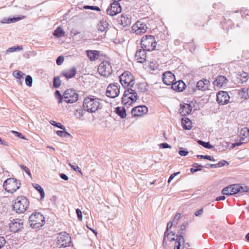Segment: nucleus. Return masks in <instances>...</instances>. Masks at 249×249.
Masks as SVG:
<instances>
[{"label":"nucleus","instance_id":"f257e3e1","mask_svg":"<svg viewBox=\"0 0 249 249\" xmlns=\"http://www.w3.org/2000/svg\"><path fill=\"white\" fill-rule=\"evenodd\" d=\"M100 99L93 95H89L84 99L83 108L89 112H95L100 108Z\"/></svg>","mask_w":249,"mask_h":249},{"label":"nucleus","instance_id":"f03ea898","mask_svg":"<svg viewBox=\"0 0 249 249\" xmlns=\"http://www.w3.org/2000/svg\"><path fill=\"white\" fill-rule=\"evenodd\" d=\"M137 93L135 90L131 88H128L124 93L122 103L127 107L137 101Z\"/></svg>","mask_w":249,"mask_h":249},{"label":"nucleus","instance_id":"7ed1b4c3","mask_svg":"<svg viewBox=\"0 0 249 249\" xmlns=\"http://www.w3.org/2000/svg\"><path fill=\"white\" fill-rule=\"evenodd\" d=\"M29 204V202L26 197L23 196H18L13 205V209L17 213H23L28 207Z\"/></svg>","mask_w":249,"mask_h":249},{"label":"nucleus","instance_id":"20e7f679","mask_svg":"<svg viewBox=\"0 0 249 249\" xmlns=\"http://www.w3.org/2000/svg\"><path fill=\"white\" fill-rule=\"evenodd\" d=\"M141 47L147 51H152L155 50L157 41L155 37L152 35H146L143 36L141 42Z\"/></svg>","mask_w":249,"mask_h":249},{"label":"nucleus","instance_id":"39448f33","mask_svg":"<svg viewBox=\"0 0 249 249\" xmlns=\"http://www.w3.org/2000/svg\"><path fill=\"white\" fill-rule=\"evenodd\" d=\"M29 222L32 228L38 229L44 225L45 218L40 213H35L29 217Z\"/></svg>","mask_w":249,"mask_h":249},{"label":"nucleus","instance_id":"423d86ee","mask_svg":"<svg viewBox=\"0 0 249 249\" xmlns=\"http://www.w3.org/2000/svg\"><path fill=\"white\" fill-rule=\"evenodd\" d=\"M20 185L19 180L14 178H9L4 181L3 186L6 192L13 194L19 188Z\"/></svg>","mask_w":249,"mask_h":249},{"label":"nucleus","instance_id":"0eeeda50","mask_svg":"<svg viewBox=\"0 0 249 249\" xmlns=\"http://www.w3.org/2000/svg\"><path fill=\"white\" fill-rule=\"evenodd\" d=\"M120 81L124 88H131L134 85L133 76L129 71H124L119 76Z\"/></svg>","mask_w":249,"mask_h":249},{"label":"nucleus","instance_id":"6e6552de","mask_svg":"<svg viewBox=\"0 0 249 249\" xmlns=\"http://www.w3.org/2000/svg\"><path fill=\"white\" fill-rule=\"evenodd\" d=\"M99 73L104 77H108L112 72V67L108 61H103L99 65L98 68Z\"/></svg>","mask_w":249,"mask_h":249},{"label":"nucleus","instance_id":"1a4fd4ad","mask_svg":"<svg viewBox=\"0 0 249 249\" xmlns=\"http://www.w3.org/2000/svg\"><path fill=\"white\" fill-rule=\"evenodd\" d=\"M78 100V94L75 90L69 89L63 93V101L67 103H73Z\"/></svg>","mask_w":249,"mask_h":249},{"label":"nucleus","instance_id":"9d476101","mask_svg":"<svg viewBox=\"0 0 249 249\" xmlns=\"http://www.w3.org/2000/svg\"><path fill=\"white\" fill-rule=\"evenodd\" d=\"M120 93V86L117 83L109 84L107 89L106 95L107 97L114 98Z\"/></svg>","mask_w":249,"mask_h":249},{"label":"nucleus","instance_id":"9b49d317","mask_svg":"<svg viewBox=\"0 0 249 249\" xmlns=\"http://www.w3.org/2000/svg\"><path fill=\"white\" fill-rule=\"evenodd\" d=\"M147 27L142 20H138L132 26V31L138 35H141L146 32Z\"/></svg>","mask_w":249,"mask_h":249},{"label":"nucleus","instance_id":"f8f14e48","mask_svg":"<svg viewBox=\"0 0 249 249\" xmlns=\"http://www.w3.org/2000/svg\"><path fill=\"white\" fill-rule=\"evenodd\" d=\"M121 10L122 8L119 2L113 1L107 9V12L109 15L113 16L120 13Z\"/></svg>","mask_w":249,"mask_h":249},{"label":"nucleus","instance_id":"ddd939ff","mask_svg":"<svg viewBox=\"0 0 249 249\" xmlns=\"http://www.w3.org/2000/svg\"><path fill=\"white\" fill-rule=\"evenodd\" d=\"M230 96L226 91H221L217 94L216 101L221 105L227 104L229 103Z\"/></svg>","mask_w":249,"mask_h":249},{"label":"nucleus","instance_id":"4468645a","mask_svg":"<svg viewBox=\"0 0 249 249\" xmlns=\"http://www.w3.org/2000/svg\"><path fill=\"white\" fill-rule=\"evenodd\" d=\"M148 111L147 107L145 106H137L131 110V114L134 117H139L146 114Z\"/></svg>","mask_w":249,"mask_h":249},{"label":"nucleus","instance_id":"2eb2a0df","mask_svg":"<svg viewBox=\"0 0 249 249\" xmlns=\"http://www.w3.org/2000/svg\"><path fill=\"white\" fill-rule=\"evenodd\" d=\"M175 80V76L170 71H166L162 74V81L167 85H172Z\"/></svg>","mask_w":249,"mask_h":249},{"label":"nucleus","instance_id":"dca6fc26","mask_svg":"<svg viewBox=\"0 0 249 249\" xmlns=\"http://www.w3.org/2000/svg\"><path fill=\"white\" fill-rule=\"evenodd\" d=\"M23 221L21 219H14L10 224L9 228L11 231L16 232L22 228Z\"/></svg>","mask_w":249,"mask_h":249},{"label":"nucleus","instance_id":"f3484780","mask_svg":"<svg viewBox=\"0 0 249 249\" xmlns=\"http://www.w3.org/2000/svg\"><path fill=\"white\" fill-rule=\"evenodd\" d=\"M231 188V195H233L236 194L238 193H243V192H249V188H248L247 186H240L238 184H232L229 186Z\"/></svg>","mask_w":249,"mask_h":249},{"label":"nucleus","instance_id":"a211bd4d","mask_svg":"<svg viewBox=\"0 0 249 249\" xmlns=\"http://www.w3.org/2000/svg\"><path fill=\"white\" fill-rule=\"evenodd\" d=\"M144 49L138 50L135 53V57L139 63H142L146 61V53Z\"/></svg>","mask_w":249,"mask_h":249},{"label":"nucleus","instance_id":"6ab92c4d","mask_svg":"<svg viewBox=\"0 0 249 249\" xmlns=\"http://www.w3.org/2000/svg\"><path fill=\"white\" fill-rule=\"evenodd\" d=\"M227 82L228 79L225 76L219 75L217 76L213 83V85L217 88H221L222 87L225 86Z\"/></svg>","mask_w":249,"mask_h":249},{"label":"nucleus","instance_id":"aec40b11","mask_svg":"<svg viewBox=\"0 0 249 249\" xmlns=\"http://www.w3.org/2000/svg\"><path fill=\"white\" fill-rule=\"evenodd\" d=\"M210 85V82L207 79H204L197 82L196 84V88L199 90L205 91L209 89Z\"/></svg>","mask_w":249,"mask_h":249},{"label":"nucleus","instance_id":"412c9836","mask_svg":"<svg viewBox=\"0 0 249 249\" xmlns=\"http://www.w3.org/2000/svg\"><path fill=\"white\" fill-rule=\"evenodd\" d=\"M180 106L179 112L182 116H186L190 114L192 109V106L190 104H184Z\"/></svg>","mask_w":249,"mask_h":249},{"label":"nucleus","instance_id":"4be33fe9","mask_svg":"<svg viewBox=\"0 0 249 249\" xmlns=\"http://www.w3.org/2000/svg\"><path fill=\"white\" fill-rule=\"evenodd\" d=\"M171 86V88L174 90L182 91L185 89V84L182 80H179L174 82Z\"/></svg>","mask_w":249,"mask_h":249},{"label":"nucleus","instance_id":"5701e85b","mask_svg":"<svg viewBox=\"0 0 249 249\" xmlns=\"http://www.w3.org/2000/svg\"><path fill=\"white\" fill-rule=\"evenodd\" d=\"M86 53L89 59L93 61L98 59L100 53L99 51L97 50H87Z\"/></svg>","mask_w":249,"mask_h":249},{"label":"nucleus","instance_id":"b1692460","mask_svg":"<svg viewBox=\"0 0 249 249\" xmlns=\"http://www.w3.org/2000/svg\"><path fill=\"white\" fill-rule=\"evenodd\" d=\"M25 18V16H21L20 17H18L17 18H4L1 21L2 23H14L17 22L20 20L24 19Z\"/></svg>","mask_w":249,"mask_h":249},{"label":"nucleus","instance_id":"393cba45","mask_svg":"<svg viewBox=\"0 0 249 249\" xmlns=\"http://www.w3.org/2000/svg\"><path fill=\"white\" fill-rule=\"evenodd\" d=\"M120 24L124 27L129 26L131 24V18L127 15H122L120 19Z\"/></svg>","mask_w":249,"mask_h":249},{"label":"nucleus","instance_id":"a878e982","mask_svg":"<svg viewBox=\"0 0 249 249\" xmlns=\"http://www.w3.org/2000/svg\"><path fill=\"white\" fill-rule=\"evenodd\" d=\"M108 22L106 20L103 19L98 24L97 29L101 32H106L108 30Z\"/></svg>","mask_w":249,"mask_h":249},{"label":"nucleus","instance_id":"bb28decb","mask_svg":"<svg viewBox=\"0 0 249 249\" xmlns=\"http://www.w3.org/2000/svg\"><path fill=\"white\" fill-rule=\"evenodd\" d=\"M71 244V239L69 234L63 231V247L70 246Z\"/></svg>","mask_w":249,"mask_h":249},{"label":"nucleus","instance_id":"cd10ccee","mask_svg":"<svg viewBox=\"0 0 249 249\" xmlns=\"http://www.w3.org/2000/svg\"><path fill=\"white\" fill-rule=\"evenodd\" d=\"M76 72V69L75 67H73L69 70H67L63 72V76L65 77L67 79L73 77Z\"/></svg>","mask_w":249,"mask_h":249},{"label":"nucleus","instance_id":"c85d7f7f","mask_svg":"<svg viewBox=\"0 0 249 249\" xmlns=\"http://www.w3.org/2000/svg\"><path fill=\"white\" fill-rule=\"evenodd\" d=\"M181 124L183 129L190 130L192 128V122L190 120L187 118H182Z\"/></svg>","mask_w":249,"mask_h":249},{"label":"nucleus","instance_id":"c756f323","mask_svg":"<svg viewBox=\"0 0 249 249\" xmlns=\"http://www.w3.org/2000/svg\"><path fill=\"white\" fill-rule=\"evenodd\" d=\"M115 112L121 118H124L126 116V110L124 107H117L115 108Z\"/></svg>","mask_w":249,"mask_h":249},{"label":"nucleus","instance_id":"7c9ffc66","mask_svg":"<svg viewBox=\"0 0 249 249\" xmlns=\"http://www.w3.org/2000/svg\"><path fill=\"white\" fill-rule=\"evenodd\" d=\"M23 50L22 46H13L9 48L5 52L6 54H8L10 53H13L17 51H19Z\"/></svg>","mask_w":249,"mask_h":249},{"label":"nucleus","instance_id":"2f4dec72","mask_svg":"<svg viewBox=\"0 0 249 249\" xmlns=\"http://www.w3.org/2000/svg\"><path fill=\"white\" fill-rule=\"evenodd\" d=\"M72 139L71 135L66 131L65 127L63 126V141H66L67 142H70Z\"/></svg>","mask_w":249,"mask_h":249},{"label":"nucleus","instance_id":"473e14b6","mask_svg":"<svg viewBox=\"0 0 249 249\" xmlns=\"http://www.w3.org/2000/svg\"><path fill=\"white\" fill-rule=\"evenodd\" d=\"M34 187L38 191L41 196V199H43L44 198L45 193L43 189L38 184H35L33 185Z\"/></svg>","mask_w":249,"mask_h":249},{"label":"nucleus","instance_id":"72a5a7b5","mask_svg":"<svg viewBox=\"0 0 249 249\" xmlns=\"http://www.w3.org/2000/svg\"><path fill=\"white\" fill-rule=\"evenodd\" d=\"M197 142L200 145L208 149H212L213 147V146L211 145L209 142H205L201 140H198Z\"/></svg>","mask_w":249,"mask_h":249},{"label":"nucleus","instance_id":"f704fd0d","mask_svg":"<svg viewBox=\"0 0 249 249\" xmlns=\"http://www.w3.org/2000/svg\"><path fill=\"white\" fill-rule=\"evenodd\" d=\"M13 75L17 79L21 80V79L23 78V76L25 75V74L20 71H14L13 73Z\"/></svg>","mask_w":249,"mask_h":249},{"label":"nucleus","instance_id":"c9c22d12","mask_svg":"<svg viewBox=\"0 0 249 249\" xmlns=\"http://www.w3.org/2000/svg\"><path fill=\"white\" fill-rule=\"evenodd\" d=\"M53 35L57 37L61 36L62 35V28L58 27L53 32Z\"/></svg>","mask_w":249,"mask_h":249},{"label":"nucleus","instance_id":"e433bc0d","mask_svg":"<svg viewBox=\"0 0 249 249\" xmlns=\"http://www.w3.org/2000/svg\"><path fill=\"white\" fill-rule=\"evenodd\" d=\"M53 85V87L55 88H57L60 86L61 81L59 79V77H56L54 78Z\"/></svg>","mask_w":249,"mask_h":249},{"label":"nucleus","instance_id":"4c0bfd02","mask_svg":"<svg viewBox=\"0 0 249 249\" xmlns=\"http://www.w3.org/2000/svg\"><path fill=\"white\" fill-rule=\"evenodd\" d=\"M33 79L30 75H27L25 78V83L28 87H31L32 85Z\"/></svg>","mask_w":249,"mask_h":249},{"label":"nucleus","instance_id":"58836bf2","mask_svg":"<svg viewBox=\"0 0 249 249\" xmlns=\"http://www.w3.org/2000/svg\"><path fill=\"white\" fill-rule=\"evenodd\" d=\"M197 157L200 159H206L210 161H215V160L213 157L208 155H197Z\"/></svg>","mask_w":249,"mask_h":249},{"label":"nucleus","instance_id":"ea45409f","mask_svg":"<svg viewBox=\"0 0 249 249\" xmlns=\"http://www.w3.org/2000/svg\"><path fill=\"white\" fill-rule=\"evenodd\" d=\"M231 188L229 186L223 189L222 193L224 195H231Z\"/></svg>","mask_w":249,"mask_h":249},{"label":"nucleus","instance_id":"a19ab883","mask_svg":"<svg viewBox=\"0 0 249 249\" xmlns=\"http://www.w3.org/2000/svg\"><path fill=\"white\" fill-rule=\"evenodd\" d=\"M84 9H90L92 10H95L97 11H100V9L99 7L96 6H89V5H85L84 6Z\"/></svg>","mask_w":249,"mask_h":249},{"label":"nucleus","instance_id":"79ce46f5","mask_svg":"<svg viewBox=\"0 0 249 249\" xmlns=\"http://www.w3.org/2000/svg\"><path fill=\"white\" fill-rule=\"evenodd\" d=\"M55 96L58 99V103H60L62 102V95L61 94L59 90H56L55 92Z\"/></svg>","mask_w":249,"mask_h":249},{"label":"nucleus","instance_id":"37998d69","mask_svg":"<svg viewBox=\"0 0 249 249\" xmlns=\"http://www.w3.org/2000/svg\"><path fill=\"white\" fill-rule=\"evenodd\" d=\"M178 153L181 156H185L188 154V151L185 149L181 147L179 148Z\"/></svg>","mask_w":249,"mask_h":249},{"label":"nucleus","instance_id":"c03bdc74","mask_svg":"<svg viewBox=\"0 0 249 249\" xmlns=\"http://www.w3.org/2000/svg\"><path fill=\"white\" fill-rule=\"evenodd\" d=\"M11 132H12L13 134H15V135L16 137H18V138H21V139H23V140H25V139H26L25 137L24 136H23V135H22V134H21V133H19V132H17V131H11Z\"/></svg>","mask_w":249,"mask_h":249},{"label":"nucleus","instance_id":"a18cd8bd","mask_svg":"<svg viewBox=\"0 0 249 249\" xmlns=\"http://www.w3.org/2000/svg\"><path fill=\"white\" fill-rule=\"evenodd\" d=\"M76 213L78 220L80 221H82V213L81 211L79 209H76Z\"/></svg>","mask_w":249,"mask_h":249},{"label":"nucleus","instance_id":"49530a36","mask_svg":"<svg viewBox=\"0 0 249 249\" xmlns=\"http://www.w3.org/2000/svg\"><path fill=\"white\" fill-rule=\"evenodd\" d=\"M181 217V214L179 213H177L175 216H174V218L173 219V222L174 223H176L177 224L178 223V220L180 219Z\"/></svg>","mask_w":249,"mask_h":249},{"label":"nucleus","instance_id":"de8ad7c7","mask_svg":"<svg viewBox=\"0 0 249 249\" xmlns=\"http://www.w3.org/2000/svg\"><path fill=\"white\" fill-rule=\"evenodd\" d=\"M50 123L52 125L56 126L60 129H62V124L61 123H57L54 121H51Z\"/></svg>","mask_w":249,"mask_h":249},{"label":"nucleus","instance_id":"09e8293b","mask_svg":"<svg viewBox=\"0 0 249 249\" xmlns=\"http://www.w3.org/2000/svg\"><path fill=\"white\" fill-rule=\"evenodd\" d=\"M241 134H243V136H245L246 137L249 136V130L247 128L245 129H243L241 131Z\"/></svg>","mask_w":249,"mask_h":249},{"label":"nucleus","instance_id":"8fccbe9b","mask_svg":"<svg viewBox=\"0 0 249 249\" xmlns=\"http://www.w3.org/2000/svg\"><path fill=\"white\" fill-rule=\"evenodd\" d=\"M69 165H70L71 168L72 169H73L74 171H75L76 172H78L81 175H82V171H81V169H80V168L78 166H75L74 165H72L70 163L69 164Z\"/></svg>","mask_w":249,"mask_h":249},{"label":"nucleus","instance_id":"3c124183","mask_svg":"<svg viewBox=\"0 0 249 249\" xmlns=\"http://www.w3.org/2000/svg\"><path fill=\"white\" fill-rule=\"evenodd\" d=\"M187 45L189 47L190 51L191 52H193L195 50V44L193 42H190L187 44Z\"/></svg>","mask_w":249,"mask_h":249},{"label":"nucleus","instance_id":"603ef678","mask_svg":"<svg viewBox=\"0 0 249 249\" xmlns=\"http://www.w3.org/2000/svg\"><path fill=\"white\" fill-rule=\"evenodd\" d=\"M6 241L2 236H0V249H1L5 244Z\"/></svg>","mask_w":249,"mask_h":249},{"label":"nucleus","instance_id":"864d4df0","mask_svg":"<svg viewBox=\"0 0 249 249\" xmlns=\"http://www.w3.org/2000/svg\"><path fill=\"white\" fill-rule=\"evenodd\" d=\"M159 146L160 148H171V146L168 144L167 143H162L159 144Z\"/></svg>","mask_w":249,"mask_h":249},{"label":"nucleus","instance_id":"5fc2aeb1","mask_svg":"<svg viewBox=\"0 0 249 249\" xmlns=\"http://www.w3.org/2000/svg\"><path fill=\"white\" fill-rule=\"evenodd\" d=\"M218 167H221L224 166L226 164H229L228 162L225 160H222L219 161L218 163H216Z\"/></svg>","mask_w":249,"mask_h":249},{"label":"nucleus","instance_id":"6e6d98bb","mask_svg":"<svg viewBox=\"0 0 249 249\" xmlns=\"http://www.w3.org/2000/svg\"><path fill=\"white\" fill-rule=\"evenodd\" d=\"M248 89L246 88H243L240 90H239L238 93L239 94L242 96H244V94L247 91Z\"/></svg>","mask_w":249,"mask_h":249},{"label":"nucleus","instance_id":"4d7b16f0","mask_svg":"<svg viewBox=\"0 0 249 249\" xmlns=\"http://www.w3.org/2000/svg\"><path fill=\"white\" fill-rule=\"evenodd\" d=\"M20 168L21 169H22L23 170H24V171L30 176H31V173H30V170L28 168H27L26 166H24V165H20Z\"/></svg>","mask_w":249,"mask_h":249},{"label":"nucleus","instance_id":"13d9d810","mask_svg":"<svg viewBox=\"0 0 249 249\" xmlns=\"http://www.w3.org/2000/svg\"><path fill=\"white\" fill-rule=\"evenodd\" d=\"M186 226V224H185V223H183V224L180 226V231H179V233L180 234H182L183 233V232H182V231H185V230Z\"/></svg>","mask_w":249,"mask_h":249},{"label":"nucleus","instance_id":"bf43d9fd","mask_svg":"<svg viewBox=\"0 0 249 249\" xmlns=\"http://www.w3.org/2000/svg\"><path fill=\"white\" fill-rule=\"evenodd\" d=\"M179 173H180V172H179L173 173L172 175H171L169 178H168V182L169 183L171 181L175 178V177L177 175L179 174Z\"/></svg>","mask_w":249,"mask_h":249},{"label":"nucleus","instance_id":"052dcab7","mask_svg":"<svg viewBox=\"0 0 249 249\" xmlns=\"http://www.w3.org/2000/svg\"><path fill=\"white\" fill-rule=\"evenodd\" d=\"M177 238L176 239V241H179V242H180V243L181 242H184V239L183 236L182 235H177Z\"/></svg>","mask_w":249,"mask_h":249},{"label":"nucleus","instance_id":"680f3d73","mask_svg":"<svg viewBox=\"0 0 249 249\" xmlns=\"http://www.w3.org/2000/svg\"><path fill=\"white\" fill-rule=\"evenodd\" d=\"M56 64L60 65L62 64V55L59 56L56 59Z\"/></svg>","mask_w":249,"mask_h":249},{"label":"nucleus","instance_id":"e2e57ef3","mask_svg":"<svg viewBox=\"0 0 249 249\" xmlns=\"http://www.w3.org/2000/svg\"><path fill=\"white\" fill-rule=\"evenodd\" d=\"M203 213V209L202 208L200 209V210L196 211L195 213V214L196 216H200Z\"/></svg>","mask_w":249,"mask_h":249},{"label":"nucleus","instance_id":"0e129e2a","mask_svg":"<svg viewBox=\"0 0 249 249\" xmlns=\"http://www.w3.org/2000/svg\"><path fill=\"white\" fill-rule=\"evenodd\" d=\"M180 242L176 241L174 249H180Z\"/></svg>","mask_w":249,"mask_h":249},{"label":"nucleus","instance_id":"69168bd1","mask_svg":"<svg viewBox=\"0 0 249 249\" xmlns=\"http://www.w3.org/2000/svg\"><path fill=\"white\" fill-rule=\"evenodd\" d=\"M200 170H201V168H195V167L192 168L190 169V171L192 173H195V172H196L197 171H200Z\"/></svg>","mask_w":249,"mask_h":249},{"label":"nucleus","instance_id":"338daca9","mask_svg":"<svg viewBox=\"0 0 249 249\" xmlns=\"http://www.w3.org/2000/svg\"><path fill=\"white\" fill-rule=\"evenodd\" d=\"M87 228L89 229L90 231H91L93 233H94L96 235L97 234V232L94 230H93L92 228H91L90 227V225L88 224H87Z\"/></svg>","mask_w":249,"mask_h":249},{"label":"nucleus","instance_id":"774afa93","mask_svg":"<svg viewBox=\"0 0 249 249\" xmlns=\"http://www.w3.org/2000/svg\"><path fill=\"white\" fill-rule=\"evenodd\" d=\"M172 225H173L172 222L169 221V222H168L167 225V228H166V229H167V230H169V229L172 227Z\"/></svg>","mask_w":249,"mask_h":249}]
</instances>
